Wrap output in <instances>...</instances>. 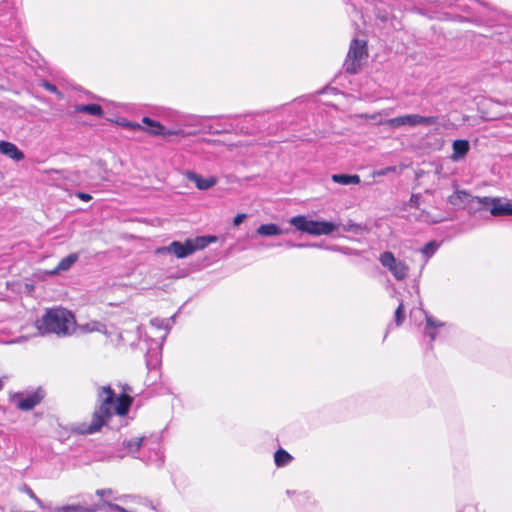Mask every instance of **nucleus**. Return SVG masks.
<instances>
[{"instance_id": "obj_22", "label": "nucleus", "mask_w": 512, "mask_h": 512, "mask_svg": "<svg viewBox=\"0 0 512 512\" xmlns=\"http://www.w3.org/2000/svg\"><path fill=\"white\" fill-rule=\"evenodd\" d=\"M395 323L397 326H400L404 319H405V314H404V305L403 303L401 302L399 304V306L397 307L396 311H395Z\"/></svg>"}, {"instance_id": "obj_43", "label": "nucleus", "mask_w": 512, "mask_h": 512, "mask_svg": "<svg viewBox=\"0 0 512 512\" xmlns=\"http://www.w3.org/2000/svg\"><path fill=\"white\" fill-rule=\"evenodd\" d=\"M309 247H317V248H321L322 246H321V245H319V244L313 243V244H309Z\"/></svg>"}, {"instance_id": "obj_11", "label": "nucleus", "mask_w": 512, "mask_h": 512, "mask_svg": "<svg viewBox=\"0 0 512 512\" xmlns=\"http://www.w3.org/2000/svg\"><path fill=\"white\" fill-rule=\"evenodd\" d=\"M0 153L17 162L24 159V153L8 141H0Z\"/></svg>"}, {"instance_id": "obj_30", "label": "nucleus", "mask_w": 512, "mask_h": 512, "mask_svg": "<svg viewBox=\"0 0 512 512\" xmlns=\"http://www.w3.org/2000/svg\"><path fill=\"white\" fill-rule=\"evenodd\" d=\"M246 218H247V214H245V213L237 214L234 217L233 224L235 226H239Z\"/></svg>"}, {"instance_id": "obj_21", "label": "nucleus", "mask_w": 512, "mask_h": 512, "mask_svg": "<svg viewBox=\"0 0 512 512\" xmlns=\"http://www.w3.org/2000/svg\"><path fill=\"white\" fill-rule=\"evenodd\" d=\"M98 509V506H94L91 508H85L80 505H69L62 507L63 512H95Z\"/></svg>"}, {"instance_id": "obj_17", "label": "nucleus", "mask_w": 512, "mask_h": 512, "mask_svg": "<svg viewBox=\"0 0 512 512\" xmlns=\"http://www.w3.org/2000/svg\"><path fill=\"white\" fill-rule=\"evenodd\" d=\"M332 180L341 185L359 184L360 177L358 175L334 174Z\"/></svg>"}, {"instance_id": "obj_26", "label": "nucleus", "mask_w": 512, "mask_h": 512, "mask_svg": "<svg viewBox=\"0 0 512 512\" xmlns=\"http://www.w3.org/2000/svg\"><path fill=\"white\" fill-rule=\"evenodd\" d=\"M103 504L108 506L111 510H115V511H119V512H129L127 509H125L124 507H122L118 504L110 503L108 501H104Z\"/></svg>"}, {"instance_id": "obj_28", "label": "nucleus", "mask_w": 512, "mask_h": 512, "mask_svg": "<svg viewBox=\"0 0 512 512\" xmlns=\"http://www.w3.org/2000/svg\"><path fill=\"white\" fill-rule=\"evenodd\" d=\"M87 328H88L89 331H99V332H101L105 328V326L103 324L99 323V322H93L91 324H88Z\"/></svg>"}, {"instance_id": "obj_10", "label": "nucleus", "mask_w": 512, "mask_h": 512, "mask_svg": "<svg viewBox=\"0 0 512 512\" xmlns=\"http://www.w3.org/2000/svg\"><path fill=\"white\" fill-rule=\"evenodd\" d=\"M477 198L464 190H457L448 197V203L456 209H464L470 202L477 201Z\"/></svg>"}, {"instance_id": "obj_13", "label": "nucleus", "mask_w": 512, "mask_h": 512, "mask_svg": "<svg viewBox=\"0 0 512 512\" xmlns=\"http://www.w3.org/2000/svg\"><path fill=\"white\" fill-rule=\"evenodd\" d=\"M142 122L150 127H157V130H147V132L154 136H171L178 135L180 132L175 130H166L165 127L158 121H155L149 117H143Z\"/></svg>"}, {"instance_id": "obj_4", "label": "nucleus", "mask_w": 512, "mask_h": 512, "mask_svg": "<svg viewBox=\"0 0 512 512\" xmlns=\"http://www.w3.org/2000/svg\"><path fill=\"white\" fill-rule=\"evenodd\" d=\"M295 229L310 235H329L337 229V225L328 221L309 220L306 216L298 215L289 220Z\"/></svg>"}, {"instance_id": "obj_41", "label": "nucleus", "mask_w": 512, "mask_h": 512, "mask_svg": "<svg viewBox=\"0 0 512 512\" xmlns=\"http://www.w3.org/2000/svg\"><path fill=\"white\" fill-rule=\"evenodd\" d=\"M145 504L149 506L152 510H155V506L151 502L145 501Z\"/></svg>"}, {"instance_id": "obj_34", "label": "nucleus", "mask_w": 512, "mask_h": 512, "mask_svg": "<svg viewBox=\"0 0 512 512\" xmlns=\"http://www.w3.org/2000/svg\"><path fill=\"white\" fill-rule=\"evenodd\" d=\"M43 86L45 87L46 90L50 91V92H57V88L54 84H51L49 82H45L43 84Z\"/></svg>"}, {"instance_id": "obj_38", "label": "nucleus", "mask_w": 512, "mask_h": 512, "mask_svg": "<svg viewBox=\"0 0 512 512\" xmlns=\"http://www.w3.org/2000/svg\"><path fill=\"white\" fill-rule=\"evenodd\" d=\"M285 246L289 248H294L296 246V243H293L292 241H287L285 243Z\"/></svg>"}, {"instance_id": "obj_29", "label": "nucleus", "mask_w": 512, "mask_h": 512, "mask_svg": "<svg viewBox=\"0 0 512 512\" xmlns=\"http://www.w3.org/2000/svg\"><path fill=\"white\" fill-rule=\"evenodd\" d=\"M376 17L382 22H387L390 19L389 13L381 10H377Z\"/></svg>"}, {"instance_id": "obj_8", "label": "nucleus", "mask_w": 512, "mask_h": 512, "mask_svg": "<svg viewBox=\"0 0 512 512\" xmlns=\"http://www.w3.org/2000/svg\"><path fill=\"white\" fill-rule=\"evenodd\" d=\"M44 396L45 393L41 388H38L36 391L27 395H24L23 393H17L14 395V398L18 399L16 402V407L22 411H30L41 403Z\"/></svg>"}, {"instance_id": "obj_27", "label": "nucleus", "mask_w": 512, "mask_h": 512, "mask_svg": "<svg viewBox=\"0 0 512 512\" xmlns=\"http://www.w3.org/2000/svg\"><path fill=\"white\" fill-rule=\"evenodd\" d=\"M421 196L419 194H412L409 200L410 206L418 208L420 205Z\"/></svg>"}, {"instance_id": "obj_35", "label": "nucleus", "mask_w": 512, "mask_h": 512, "mask_svg": "<svg viewBox=\"0 0 512 512\" xmlns=\"http://www.w3.org/2000/svg\"><path fill=\"white\" fill-rule=\"evenodd\" d=\"M146 365H147V368L148 369H152V368H155L156 365H157V358H155V361L152 362L150 359H149V356H147L146 358Z\"/></svg>"}, {"instance_id": "obj_16", "label": "nucleus", "mask_w": 512, "mask_h": 512, "mask_svg": "<svg viewBox=\"0 0 512 512\" xmlns=\"http://www.w3.org/2000/svg\"><path fill=\"white\" fill-rule=\"evenodd\" d=\"M79 256L77 253H71L61 259L58 265L54 270L51 271V274H57L61 271H67L71 268V266L78 260Z\"/></svg>"}, {"instance_id": "obj_14", "label": "nucleus", "mask_w": 512, "mask_h": 512, "mask_svg": "<svg viewBox=\"0 0 512 512\" xmlns=\"http://www.w3.org/2000/svg\"><path fill=\"white\" fill-rule=\"evenodd\" d=\"M288 232H289L288 229L283 230L278 225H276L274 223L262 224L256 230V233L259 236H263V237L276 236V235H281V234L288 233Z\"/></svg>"}, {"instance_id": "obj_31", "label": "nucleus", "mask_w": 512, "mask_h": 512, "mask_svg": "<svg viewBox=\"0 0 512 512\" xmlns=\"http://www.w3.org/2000/svg\"><path fill=\"white\" fill-rule=\"evenodd\" d=\"M151 325L158 328V329H162L164 327V320L162 319H159V318H153L151 319L150 321Z\"/></svg>"}, {"instance_id": "obj_19", "label": "nucleus", "mask_w": 512, "mask_h": 512, "mask_svg": "<svg viewBox=\"0 0 512 512\" xmlns=\"http://www.w3.org/2000/svg\"><path fill=\"white\" fill-rule=\"evenodd\" d=\"M274 460L278 467H283L291 462L292 456L287 451L279 449L275 452Z\"/></svg>"}, {"instance_id": "obj_42", "label": "nucleus", "mask_w": 512, "mask_h": 512, "mask_svg": "<svg viewBox=\"0 0 512 512\" xmlns=\"http://www.w3.org/2000/svg\"><path fill=\"white\" fill-rule=\"evenodd\" d=\"M127 125L130 126V127H133V128H139V129L141 128L140 124H130L129 123Z\"/></svg>"}, {"instance_id": "obj_2", "label": "nucleus", "mask_w": 512, "mask_h": 512, "mask_svg": "<svg viewBox=\"0 0 512 512\" xmlns=\"http://www.w3.org/2000/svg\"><path fill=\"white\" fill-rule=\"evenodd\" d=\"M74 324V316L63 308L48 310L42 319L37 321V327L42 333H55L63 336L70 334Z\"/></svg>"}, {"instance_id": "obj_3", "label": "nucleus", "mask_w": 512, "mask_h": 512, "mask_svg": "<svg viewBox=\"0 0 512 512\" xmlns=\"http://www.w3.org/2000/svg\"><path fill=\"white\" fill-rule=\"evenodd\" d=\"M214 236H200L194 239H187L184 243L173 241L168 246L159 247L156 249V254H173L177 258H186L198 250H202L208 246L209 243L214 242Z\"/></svg>"}, {"instance_id": "obj_23", "label": "nucleus", "mask_w": 512, "mask_h": 512, "mask_svg": "<svg viewBox=\"0 0 512 512\" xmlns=\"http://www.w3.org/2000/svg\"><path fill=\"white\" fill-rule=\"evenodd\" d=\"M437 249V244L434 241H430L421 249V252L426 256L430 257L435 253Z\"/></svg>"}, {"instance_id": "obj_45", "label": "nucleus", "mask_w": 512, "mask_h": 512, "mask_svg": "<svg viewBox=\"0 0 512 512\" xmlns=\"http://www.w3.org/2000/svg\"><path fill=\"white\" fill-rule=\"evenodd\" d=\"M3 387H4V383H3V381L0 379V391L3 389Z\"/></svg>"}, {"instance_id": "obj_46", "label": "nucleus", "mask_w": 512, "mask_h": 512, "mask_svg": "<svg viewBox=\"0 0 512 512\" xmlns=\"http://www.w3.org/2000/svg\"><path fill=\"white\" fill-rule=\"evenodd\" d=\"M150 130H157V127H151Z\"/></svg>"}, {"instance_id": "obj_9", "label": "nucleus", "mask_w": 512, "mask_h": 512, "mask_svg": "<svg viewBox=\"0 0 512 512\" xmlns=\"http://www.w3.org/2000/svg\"><path fill=\"white\" fill-rule=\"evenodd\" d=\"M477 202L484 206H488V205L492 204L490 213L493 216L512 215V201H507L505 203H501L497 199H491L489 197H482V198H477Z\"/></svg>"}, {"instance_id": "obj_36", "label": "nucleus", "mask_w": 512, "mask_h": 512, "mask_svg": "<svg viewBox=\"0 0 512 512\" xmlns=\"http://www.w3.org/2000/svg\"><path fill=\"white\" fill-rule=\"evenodd\" d=\"M27 493L32 499H34L39 505H41V501L30 488H27Z\"/></svg>"}, {"instance_id": "obj_40", "label": "nucleus", "mask_w": 512, "mask_h": 512, "mask_svg": "<svg viewBox=\"0 0 512 512\" xmlns=\"http://www.w3.org/2000/svg\"><path fill=\"white\" fill-rule=\"evenodd\" d=\"M355 226H356V225H354V224H348V227H345V230H346V231H350V230H352Z\"/></svg>"}, {"instance_id": "obj_20", "label": "nucleus", "mask_w": 512, "mask_h": 512, "mask_svg": "<svg viewBox=\"0 0 512 512\" xmlns=\"http://www.w3.org/2000/svg\"><path fill=\"white\" fill-rule=\"evenodd\" d=\"M144 437H135L130 440L123 441V447L129 451V453H135L137 452L144 441Z\"/></svg>"}, {"instance_id": "obj_7", "label": "nucleus", "mask_w": 512, "mask_h": 512, "mask_svg": "<svg viewBox=\"0 0 512 512\" xmlns=\"http://www.w3.org/2000/svg\"><path fill=\"white\" fill-rule=\"evenodd\" d=\"M381 264L388 268L397 280H403L408 273V267L402 262L396 260L392 252L386 251L380 255Z\"/></svg>"}, {"instance_id": "obj_6", "label": "nucleus", "mask_w": 512, "mask_h": 512, "mask_svg": "<svg viewBox=\"0 0 512 512\" xmlns=\"http://www.w3.org/2000/svg\"><path fill=\"white\" fill-rule=\"evenodd\" d=\"M438 121L437 116H421L418 114H408L395 118L388 119L385 124L391 128H398L401 126H417V125H434Z\"/></svg>"}, {"instance_id": "obj_12", "label": "nucleus", "mask_w": 512, "mask_h": 512, "mask_svg": "<svg viewBox=\"0 0 512 512\" xmlns=\"http://www.w3.org/2000/svg\"><path fill=\"white\" fill-rule=\"evenodd\" d=\"M187 178L195 183L199 190H207L213 187L217 182L215 177L203 178L201 175L191 171L187 172Z\"/></svg>"}, {"instance_id": "obj_24", "label": "nucleus", "mask_w": 512, "mask_h": 512, "mask_svg": "<svg viewBox=\"0 0 512 512\" xmlns=\"http://www.w3.org/2000/svg\"><path fill=\"white\" fill-rule=\"evenodd\" d=\"M444 323L435 320L433 317L426 315V326L427 328H437L442 327Z\"/></svg>"}, {"instance_id": "obj_18", "label": "nucleus", "mask_w": 512, "mask_h": 512, "mask_svg": "<svg viewBox=\"0 0 512 512\" xmlns=\"http://www.w3.org/2000/svg\"><path fill=\"white\" fill-rule=\"evenodd\" d=\"M76 112L81 113H88L95 116H102L103 115V109L98 104H86V105H78L75 108Z\"/></svg>"}, {"instance_id": "obj_44", "label": "nucleus", "mask_w": 512, "mask_h": 512, "mask_svg": "<svg viewBox=\"0 0 512 512\" xmlns=\"http://www.w3.org/2000/svg\"><path fill=\"white\" fill-rule=\"evenodd\" d=\"M441 221H442L441 219H433V220H431L432 223H439Z\"/></svg>"}, {"instance_id": "obj_39", "label": "nucleus", "mask_w": 512, "mask_h": 512, "mask_svg": "<svg viewBox=\"0 0 512 512\" xmlns=\"http://www.w3.org/2000/svg\"><path fill=\"white\" fill-rule=\"evenodd\" d=\"M295 247H297V248L309 247V244L296 243Z\"/></svg>"}, {"instance_id": "obj_32", "label": "nucleus", "mask_w": 512, "mask_h": 512, "mask_svg": "<svg viewBox=\"0 0 512 512\" xmlns=\"http://www.w3.org/2000/svg\"><path fill=\"white\" fill-rule=\"evenodd\" d=\"M77 197L83 201H90L92 199L90 194L84 192H78Z\"/></svg>"}, {"instance_id": "obj_5", "label": "nucleus", "mask_w": 512, "mask_h": 512, "mask_svg": "<svg viewBox=\"0 0 512 512\" xmlns=\"http://www.w3.org/2000/svg\"><path fill=\"white\" fill-rule=\"evenodd\" d=\"M368 57L367 42L358 38L352 39L344 62V69L349 74H356L363 61Z\"/></svg>"}, {"instance_id": "obj_1", "label": "nucleus", "mask_w": 512, "mask_h": 512, "mask_svg": "<svg viewBox=\"0 0 512 512\" xmlns=\"http://www.w3.org/2000/svg\"><path fill=\"white\" fill-rule=\"evenodd\" d=\"M100 407L93 413L91 423L82 430V433L92 434L100 430L106 419L113 414L124 416L128 413L132 398L126 394L116 397L110 386L102 387L99 392Z\"/></svg>"}, {"instance_id": "obj_25", "label": "nucleus", "mask_w": 512, "mask_h": 512, "mask_svg": "<svg viewBox=\"0 0 512 512\" xmlns=\"http://www.w3.org/2000/svg\"><path fill=\"white\" fill-rule=\"evenodd\" d=\"M393 172H396V167L389 166V167H386V168H383V169L375 171L373 173V175L377 176V177H381V176H385V175H387L389 173H393Z\"/></svg>"}, {"instance_id": "obj_33", "label": "nucleus", "mask_w": 512, "mask_h": 512, "mask_svg": "<svg viewBox=\"0 0 512 512\" xmlns=\"http://www.w3.org/2000/svg\"><path fill=\"white\" fill-rule=\"evenodd\" d=\"M112 494V490L111 489H98L96 491V495L100 496V497H103V496H106V495H111Z\"/></svg>"}, {"instance_id": "obj_15", "label": "nucleus", "mask_w": 512, "mask_h": 512, "mask_svg": "<svg viewBox=\"0 0 512 512\" xmlns=\"http://www.w3.org/2000/svg\"><path fill=\"white\" fill-rule=\"evenodd\" d=\"M469 151V142L467 140H455L453 142L452 159L457 161L465 157Z\"/></svg>"}, {"instance_id": "obj_37", "label": "nucleus", "mask_w": 512, "mask_h": 512, "mask_svg": "<svg viewBox=\"0 0 512 512\" xmlns=\"http://www.w3.org/2000/svg\"><path fill=\"white\" fill-rule=\"evenodd\" d=\"M425 334L430 337L431 341H433L435 339V337H436L435 332L431 331V328H427L426 327Z\"/></svg>"}]
</instances>
